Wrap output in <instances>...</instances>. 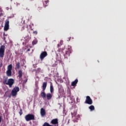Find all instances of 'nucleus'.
Masks as SVG:
<instances>
[{
	"label": "nucleus",
	"mask_w": 126,
	"mask_h": 126,
	"mask_svg": "<svg viewBox=\"0 0 126 126\" xmlns=\"http://www.w3.org/2000/svg\"><path fill=\"white\" fill-rule=\"evenodd\" d=\"M3 83L6 85H8L9 88H11L13 84H14V79L13 78H10L8 80L7 79H4Z\"/></svg>",
	"instance_id": "1"
},
{
	"label": "nucleus",
	"mask_w": 126,
	"mask_h": 126,
	"mask_svg": "<svg viewBox=\"0 0 126 126\" xmlns=\"http://www.w3.org/2000/svg\"><path fill=\"white\" fill-rule=\"evenodd\" d=\"M25 119L26 122H29L30 121H34L35 120V116L33 114H29L25 116Z\"/></svg>",
	"instance_id": "2"
},
{
	"label": "nucleus",
	"mask_w": 126,
	"mask_h": 126,
	"mask_svg": "<svg viewBox=\"0 0 126 126\" xmlns=\"http://www.w3.org/2000/svg\"><path fill=\"white\" fill-rule=\"evenodd\" d=\"M17 92H19V87H15L12 90L11 94L12 96H15L16 95H17Z\"/></svg>",
	"instance_id": "3"
},
{
	"label": "nucleus",
	"mask_w": 126,
	"mask_h": 126,
	"mask_svg": "<svg viewBox=\"0 0 126 126\" xmlns=\"http://www.w3.org/2000/svg\"><path fill=\"white\" fill-rule=\"evenodd\" d=\"M5 51V46L1 45L0 47V58L4 57V51Z\"/></svg>",
	"instance_id": "4"
},
{
	"label": "nucleus",
	"mask_w": 126,
	"mask_h": 126,
	"mask_svg": "<svg viewBox=\"0 0 126 126\" xmlns=\"http://www.w3.org/2000/svg\"><path fill=\"white\" fill-rule=\"evenodd\" d=\"M85 103L88 104V105H92V104H93V100H92L90 96H87Z\"/></svg>",
	"instance_id": "5"
},
{
	"label": "nucleus",
	"mask_w": 126,
	"mask_h": 126,
	"mask_svg": "<svg viewBox=\"0 0 126 126\" xmlns=\"http://www.w3.org/2000/svg\"><path fill=\"white\" fill-rule=\"evenodd\" d=\"M77 113L75 111H74L73 112H71V115H72V119L73 120V123H77V120L78 119L75 117H76Z\"/></svg>",
	"instance_id": "6"
},
{
	"label": "nucleus",
	"mask_w": 126,
	"mask_h": 126,
	"mask_svg": "<svg viewBox=\"0 0 126 126\" xmlns=\"http://www.w3.org/2000/svg\"><path fill=\"white\" fill-rule=\"evenodd\" d=\"M47 56H48V53H47V52L46 51L42 52L40 54V56H39L40 60L43 61V60H44V59H45V58H46V57H47Z\"/></svg>",
	"instance_id": "7"
},
{
	"label": "nucleus",
	"mask_w": 126,
	"mask_h": 126,
	"mask_svg": "<svg viewBox=\"0 0 126 126\" xmlns=\"http://www.w3.org/2000/svg\"><path fill=\"white\" fill-rule=\"evenodd\" d=\"M50 124H51V125H54V126H59V120L57 118L53 119L51 121Z\"/></svg>",
	"instance_id": "8"
},
{
	"label": "nucleus",
	"mask_w": 126,
	"mask_h": 126,
	"mask_svg": "<svg viewBox=\"0 0 126 126\" xmlns=\"http://www.w3.org/2000/svg\"><path fill=\"white\" fill-rule=\"evenodd\" d=\"M47 85H48V83L47 82H44L43 83L42 88L43 92H45V90H46V89L47 88Z\"/></svg>",
	"instance_id": "9"
},
{
	"label": "nucleus",
	"mask_w": 126,
	"mask_h": 126,
	"mask_svg": "<svg viewBox=\"0 0 126 126\" xmlns=\"http://www.w3.org/2000/svg\"><path fill=\"white\" fill-rule=\"evenodd\" d=\"M40 115L41 117H45V116H46V110H45V109L41 108Z\"/></svg>",
	"instance_id": "10"
},
{
	"label": "nucleus",
	"mask_w": 126,
	"mask_h": 126,
	"mask_svg": "<svg viewBox=\"0 0 126 126\" xmlns=\"http://www.w3.org/2000/svg\"><path fill=\"white\" fill-rule=\"evenodd\" d=\"M23 75V72H22V70H19L18 71V77L19 78H22Z\"/></svg>",
	"instance_id": "11"
},
{
	"label": "nucleus",
	"mask_w": 126,
	"mask_h": 126,
	"mask_svg": "<svg viewBox=\"0 0 126 126\" xmlns=\"http://www.w3.org/2000/svg\"><path fill=\"white\" fill-rule=\"evenodd\" d=\"M70 54H71V52L66 51L65 54L64 55V59H67V57L70 56Z\"/></svg>",
	"instance_id": "12"
},
{
	"label": "nucleus",
	"mask_w": 126,
	"mask_h": 126,
	"mask_svg": "<svg viewBox=\"0 0 126 126\" xmlns=\"http://www.w3.org/2000/svg\"><path fill=\"white\" fill-rule=\"evenodd\" d=\"M78 82V80L77 79L72 82L71 85L72 86L75 87L76 86V84H77Z\"/></svg>",
	"instance_id": "13"
},
{
	"label": "nucleus",
	"mask_w": 126,
	"mask_h": 126,
	"mask_svg": "<svg viewBox=\"0 0 126 126\" xmlns=\"http://www.w3.org/2000/svg\"><path fill=\"white\" fill-rule=\"evenodd\" d=\"M54 91V86L53 85V83L51 82L50 83V93H53Z\"/></svg>",
	"instance_id": "14"
},
{
	"label": "nucleus",
	"mask_w": 126,
	"mask_h": 126,
	"mask_svg": "<svg viewBox=\"0 0 126 126\" xmlns=\"http://www.w3.org/2000/svg\"><path fill=\"white\" fill-rule=\"evenodd\" d=\"M52 97H53V95L50 93H48L46 94V97L47 100H51L52 99Z\"/></svg>",
	"instance_id": "15"
},
{
	"label": "nucleus",
	"mask_w": 126,
	"mask_h": 126,
	"mask_svg": "<svg viewBox=\"0 0 126 126\" xmlns=\"http://www.w3.org/2000/svg\"><path fill=\"white\" fill-rule=\"evenodd\" d=\"M6 73L7 76L9 77L11 76V75L12 74V72L11 71L7 70Z\"/></svg>",
	"instance_id": "16"
},
{
	"label": "nucleus",
	"mask_w": 126,
	"mask_h": 126,
	"mask_svg": "<svg viewBox=\"0 0 126 126\" xmlns=\"http://www.w3.org/2000/svg\"><path fill=\"white\" fill-rule=\"evenodd\" d=\"M20 68V63L18 62L16 63L15 69H19Z\"/></svg>",
	"instance_id": "17"
},
{
	"label": "nucleus",
	"mask_w": 126,
	"mask_h": 126,
	"mask_svg": "<svg viewBox=\"0 0 126 126\" xmlns=\"http://www.w3.org/2000/svg\"><path fill=\"white\" fill-rule=\"evenodd\" d=\"M7 70H9L11 71L12 70V64H10L7 66Z\"/></svg>",
	"instance_id": "18"
},
{
	"label": "nucleus",
	"mask_w": 126,
	"mask_h": 126,
	"mask_svg": "<svg viewBox=\"0 0 126 126\" xmlns=\"http://www.w3.org/2000/svg\"><path fill=\"white\" fill-rule=\"evenodd\" d=\"M40 95L42 98H46V93H45V92L43 91Z\"/></svg>",
	"instance_id": "19"
},
{
	"label": "nucleus",
	"mask_w": 126,
	"mask_h": 126,
	"mask_svg": "<svg viewBox=\"0 0 126 126\" xmlns=\"http://www.w3.org/2000/svg\"><path fill=\"white\" fill-rule=\"evenodd\" d=\"M89 108L91 111H94L95 110V107L94 105H91Z\"/></svg>",
	"instance_id": "20"
},
{
	"label": "nucleus",
	"mask_w": 126,
	"mask_h": 126,
	"mask_svg": "<svg viewBox=\"0 0 126 126\" xmlns=\"http://www.w3.org/2000/svg\"><path fill=\"white\" fill-rule=\"evenodd\" d=\"M9 29V26H4V31H7Z\"/></svg>",
	"instance_id": "21"
},
{
	"label": "nucleus",
	"mask_w": 126,
	"mask_h": 126,
	"mask_svg": "<svg viewBox=\"0 0 126 126\" xmlns=\"http://www.w3.org/2000/svg\"><path fill=\"white\" fill-rule=\"evenodd\" d=\"M5 26H9V21L8 20H6Z\"/></svg>",
	"instance_id": "22"
},
{
	"label": "nucleus",
	"mask_w": 126,
	"mask_h": 126,
	"mask_svg": "<svg viewBox=\"0 0 126 126\" xmlns=\"http://www.w3.org/2000/svg\"><path fill=\"white\" fill-rule=\"evenodd\" d=\"M71 46H68L67 52H69L70 53H71Z\"/></svg>",
	"instance_id": "23"
},
{
	"label": "nucleus",
	"mask_w": 126,
	"mask_h": 126,
	"mask_svg": "<svg viewBox=\"0 0 126 126\" xmlns=\"http://www.w3.org/2000/svg\"><path fill=\"white\" fill-rule=\"evenodd\" d=\"M49 1H49V0L45 1V4H46L45 5V4H44V5L45 7L48 6V3H49Z\"/></svg>",
	"instance_id": "24"
},
{
	"label": "nucleus",
	"mask_w": 126,
	"mask_h": 126,
	"mask_svg": "<svg viewBox=\"0 0 126 126\" xmlns=\"http://www.w3.org/2000/svg\"><path fill=\"white\" fill-rule=\"evenodd\" d=\"M19 114H20V116H22V114H23V111L22 109L20 110V111L19 112Z\"/></svg>",
	"instance_id": "25"
},
{
	"label": "nucleus",
	"mask_w": 126,
	"mask_h": 126,
	"mask_svg": "<svg viewBox=\"0 0 126 126\" xmlns=\"http://www.w3.org/2000/svg\"><path fill=\"white\" fill-rule=\"evenodd\" d=\"M36 72H37V73H39V72H41V69L40 68H37L36 70Z\"/></svg>",
	"instance_id": "26"
},
{
	"label": "nucleus",
	"mask_w": 126,
	"mask_h": 126,
	"mask_svg": "<svg viewBox=\"0 0 126 126\" xmlns=\"http://www.w3.org/2000/svg\"><path fill=\"white\" fill-rule=\"evenodd\" d=\"M32 44L33 46H34V45H36V44H37V42L36 41H33Z\"/></svg>",
	"instance_id": "27"
},
{
	"label": "nucleus",
	"mask_w": 126,
	"mask_h": 126,
	"mask_svg": "<svg viewBox=\"0 0 126 126\" xmlns=\"http://www.w3.org/2000/svg\"><path fill=\"white\" fill-rule=\"evenodd\" d=\"M76 101H77V103H78V102H80V99L78 97H77L76 98Z\"/></svg>",
	"instance_id": "28"
},
{
	"label": "nucleus",
	"mask_w": 126,
	"mask_h": 126,
	"mask_svg": "<svg viewBox=\"0 0 126 126\" xmlns=\"http://www.w3.org/2000/svg\"><path fill=\"white\" fill-rule=\"evenodd\" d=\"M33 34H35V35H37V34H38V32L37 31H34L33 32Z\"/></svg>",
	"instance_id": "29"
},
{
	"label": "nucleus",
	"mask_w": 126,
	"mask_h": 126,
	"mask_svg": "<svg viewBox=\"0 0 126 126\" xmlns=\"http://www.w3.org/2000/svg\"><path fill=\"white\" fill-rule=\"evenodd\" d=\"M63 41L62 40H61L60 44L62 46V45H63Z\"/></svg>",
	"instance_id": "30"
},
{
	"label": "nucleus",
	"mask_w": 126,
	"mask_h": 126,
	"mask_svg": "<svg viewBox=\"0 0 126 126\" xmlns=\"http://www.w3.org/2000/svg\"><path fill=\"white\" fill-rule=\"evenodd\" d=\"M58 52H59V53H61V52H62V50L61 49H59L58 50Z\"/></svg>",
	"instance_id": "31"
},
{
	"label": "nucleus",
	"mask_w": 126,
	"mask_h": 126,
	"mask_svg": "<svg viewBox=\"0 0 126 126\" xmlns=\"http://www.w3.org/2000/svg\"><path fill=\"white\" fill-rule=\"evenodd\" d=\"M16 55H17V56H19V55H20V54L18 53V52H15Z\"/></svg>",
	"instance_id": "32"
},
{
	"label": "nucleus",
	"mask_w": 126,
	"mask_h": 126,
	"mask_svg": "<svg viewBox=\"0 0 126 126\" xmlns=\"http://www.w3.org/2000/svg\"><path fill=\"white\" fill-rule=\"evenodd\" d=\"M2 66V63H0V67H1Z\"/></svg>",
	"instance_id": "33"
},
{
	"label": "nucleus",
	"mask_w": 126,
	"mask_h": 126,
	"mask_svg": "<svg viewBox=\"0 0 126 126\" xmlns=\"http://www.w3.org/2000/svg\"><path fill=\"white\" fill-rule=\"evenodd\" d=\"M28 80V79H26V80L24 81L25 83H26V82H27Z\"/></svg>",
	"instance_id": "34"
},
{
	"label": "nucleus",
	"mask_w": 126,
	"mask_h": 126,
	"mask_svg": "<svg viewBox=\"0 0 126 126\" xmlns=\"http://www.w3.org/2000/svg\"><path fill=\"white\" fill-rule=\"evenodd\" d=\"M1 120H2L1 116H0V123H1Z\"/></svg>",
	"instance_id": "35"
},
{
	"label": "nucleus",
	"mask_w": 126,
	"mask_h": 126,
	"mask_svg": "<svg viewBox=\"0 0 126 126\" xmlns=\"http://www.w3.org/2000/svg\"><path fill=\"white\" fill-rule=\"evenodd\" d=\"M61 46H62L61 44H58V48L60 47Z\"/></svg>",
	"instance_id": "36"
},
{
	"label": "nucleus",
	"mask_w": 126,
	"mask_h": 126,
	"mask_svg": "<svg viewBox=\"0 0 126 126\" xmlns=\"http://www.w3.org/2000/svg\"><path fill=\"white\" fill-rule=\"evenodd\" d=\"M27 52H30V49H28L27 50Z\"/></svg>",
	"instance_id": "37"
},
{
	"label": "nucleus",
	"mask_w": 126,
	"mask_h": 126,
	"mask_svg": "<svg viewBox=\"0 0 126 126\" xmlns=\"http://www.w3.org/2000/svg\"><path fill=\"white\" fill-rule=\"evenodd\" d=\"M70 39H71V37H69L68 41H70Z\"/></svg>",
	"instance_id": "38"
},
{
	"label": "nucleus",
	"mask_w": 126,
	"mask_h": 126,
	"mask_svg": "<svg viewBox=\"0 0 126 126\" xmlns=\"http://www.w3.org/2000/svg\"><path fill=\"white\" fill-rule=\"evenodd\" d=\"M26 9H27V10H30V9H28V8H27Z\"/></svg>",
	"instance_id": "39"
},
{
	"label": "nucleus",
	"mask_w": 126,
	"mask_h": 126,
	"mask_svg": "<svg viewBox=\"0 0 126 126\" xmlns=\"http://www.w3.org/2000/svg\"><path fill=\"white\" fill-rule=\"evenodd\" d=\"M1 10H2L0 6V11H1Z\"/></svg>",
	"instance_id": "40"
},
{
	"label": "nucleus",
	"mask_w": 126,
	"mask_h": 126,
	"mask_svg": "<svg viewBox=\"0 0 126 126\" xmlns=\"http://www.w3.org/2000/svg\"><path fill=\"white\" fill-rule=\"evenodd\" d=\"M3 39H4V40H5V37H3Z\"/></svg>",
	"instance_id": "41"
},
{
	"label": "nucleus",
	"mask_w": 126,
	"mask_h": 126,
	"mask_svg": "<svg viewBox=\"0 0 126 126\" xmlns=\"http://www.w3.org/2000/svg\"><path fill=\"white\" fill-rule=\"evenodd\" d=\"M11 96L10 95H9V98H10Z\"/></svg>",
	"instance_id": "42"
},
{
	"label": "nucleus",
	"mask_w": 126,
	"mask_h": 126,
	"mask_svg": "<svg viewBox=\"0 0 126 126\" xmlns=\"http://www.w3.org/2000/svg\"><path fill=\"white\" fill-rule=\"evenodd\" d=\"M17 5H18V4L19 5V4H20V3L18 4V3H17Z\"/></svg>",
	"instance_id": "43"
},
{
	"label": "nucleus",
	"mask_w": 126,
	"mask_h": 126,
	"mask_svg": "<svg viewBox=\"0 0 126 126\" xmlns=\"http://www.w3.org/2000/svg\"><path fill=\"white\" fill-rule=\"evenodd\" d=\"M69 123V120H68V123Z\"/></svg>",
	"instance_id": "44"
},
{
	"label": "nucleus",
	"mask_w": 126,
	"mask_h": 126,
	"mask_svg": "<svg viewBox=\"0 0 126 126\" xmlns=\"http://www.w3.org/2000/svg\"><path fill=\"white\" fill-rule=\"evenodd\" d=\"M32 1H33V0H31Z\"/></svg>",
	"instance_id": "45"
}]
</instances>
